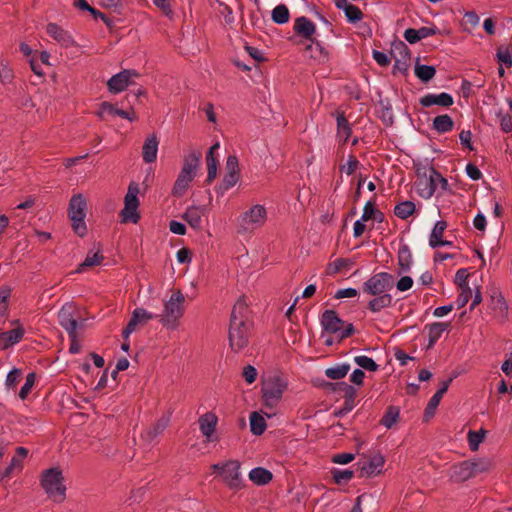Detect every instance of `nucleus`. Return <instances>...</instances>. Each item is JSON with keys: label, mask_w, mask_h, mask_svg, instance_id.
<instances>
[{"label": "nucleus", "mask_w": 512, "mask_h": 512, "mask_svg": "<svg viewBox=\"0 0 512 512\" xmlns=\"http://www.w3.org/2000/svg\"><path fill=\"white\" fill-rule=\"evenodd\" d=\"M247 304L244 299H239L233 306L230 327H229V344L233 351L239 352L243 350L249 340L250 323L247 320Z\"/></svg>", "instance_id": "1"}, {"label": "nucleus", "mask_w": 512, "mask_h": 512, "mask_svg": "<svg viewBox=\"0 0 512 512\" xmlns=\"http://www.w3.org/2000/svg\"><path fill=\"white\" fill-rule=\"evenodd\" d=\"M41 486L48 498L55 503H62L66 499V485L62 471L53 467L43 471Z\"/></svg>", "instance_id": "2"}, {"label": "nucleus", "mask_w": 512, "mask_h": 512, "mask_svg": "<svg viewBox=\"0 0 512 512\" xmlns=\"http://www.w3.org/2000/svg\"><path fill=\"white\" fill-rule=\"evenodd\" d=\"M200 158L201 153L196 151H192L184 158L182 169L172 188V194L174 196L181 197L186 193L190 183L196 176L200 164Z\"/></svg>", "instance_id": "3"}, {"label": "nucleus", "mask_w": 512, "mask_h": 512, "mask_svg": "<svg viewBox=\"0 0 512 512\" xmlns=\"http://www.w3.org/2000/svg\"><path fill=\"white\" fill-rule=\"evenodd\" d=\"M287 388L288 382L279 375H270L263 379L261 387L263 405L268 409L276 408Z\"/></svg>", "instance_id": "4"}, {"label": "nucleus", "mask_w": 512, "mask_h": 512, "mask_svg": "<svg viewBox=\"0 0 512 512\" xmlns=\"http://www.w3.org/2000/svg\"><path fill=\"white\" fill-rule=\"evenodd\" d=\"M185 297L181 291L174 292L170 298L164 303V309L158 314V320L163 327L169 330H175L178 326L179 319L184 313Z\"/></svg>", "instance_id": "5"}, {"label": "nucleus", "mask_w": 512, "mask_h": 512, "mask_svg": "<svg viewBox=\"0 0 512 512\" xmlns=\"http://www.w3.org/2000/svg\"><path fill=\"white\" fill-rule=\"evenodd\" d=\"M324 331L336 335L339 339L349 337L354 333L352 323H345L334 310H325L320 317Z\"/></svg>", "instance_id": "6"}, {"label": "nucleus", "mask_w": 512, "mask_h": 512, "mask_svg": "<svg viewBox=\"0 0 512 512\" xmlns=\"http://www.w3.org/2000/svg\"><path fill=\"white\" fill-rule=\"evenodd\" d=\"M139 193V184L131 182L124 197V207L120 212L121 222L136 224L140 220V213L138 211L140 205Z\"/></svg>", "instance_id": "7"}, {"label": "nucleus", "mask_w": 512, "mask_h": 512, "mask_svg": "<svg viewBox=\"0 0 512 512\" xmlns=\"http://www.w3.org/2000/svg\"><path fill=\"white\" fill-rule=\"evenodd\" d=\"M267 210L261 204H255L241 214L238 219L239 232H253L266 223Z\"/></svg>", "instance_id": "8"}, {"label": "nucleus", "mask_w": 512, "mask_h": 512, "mask_svg": "<svg viewBox=\"0 0 512 512\" xmlns=\"http://www.w3.org/2000/svg\"><path fill=\"white\" fill-rule=\"evenodd\" d=\"M86 216V199L82 194L74 195L69 203V217L72 222L73 230L80 237L87 233L85 224Z\"/></svg>", "instance_id": "9"}, {"label": "nucleus", "mask_w": 512, "mask_h": 512, "mask_svg": "<svg viewBox=\"0 0 512 512\" xmlns=\"http://www.w3.org/2000/svg\"><path fill=\"white\" fill-rule=\"evenodd\" d=\"M212 469L218 471L224 483L234 490L242 487V477L240 473V463L236 460H229L223 463L212 465Z\"/></svg>", "instance_id": "10"}, {"label": "nucleus", "mask_w": 512, "mask_h": 512, "mask_svg": "<svg viewBox=\"0 0 512 512\" xmlns=\"http://www.w3.org/2000/svg\"><path fill=\"white\" fill-rule=\"evenodd\" d=\"M394 277L388 272H379L369 277L362 285L368 295L386 294L393 288Z\"/></svg>", "instance_id": "11"}, {"label": "nucleus", "mask_w": 512, "mask_h": 512, "mask_svg": "<svg viewBox=\"0 0 512 512\" xmlns=\"http://www.w3.org/2000/svg\"><path fill=\"white\" fill-rule=\"evenodd\" d=\"M432 172H436V170L430 167L424 169L422 173H418L415 188L417 194L423 199H430L436 191V179Z\"/></svg>", "instance_id": "12"}, {"label": "nucleus", "mask_w": 512, "mask_h": 512, "mask_svg": "<svg viewBox=\"0 0 512 512\" xmlns=\"http://www.w3.org/2000/svg\"><path fill=\"white\" fill-rule=\"evenodd\" d=\"M74 307L71 303H65L58 312L60 326L68 333L71 341L77 340L78 322L73 316Z\"/></svg>", "instance_id": "13"}, {"label": "nucleus", "mask_w": 512, "mask_h": 512, "mask_svg": "<svg viewBox=\"0 0 512 512\" xmlns=\"http://www.w3.org/2000/svg\"><path fill=\"white\" fill-rule=\"evenodd\" d=\"M138 76V72L133 69H125L120 71L108 80V89L114 94L120 93L124 91L129 85H131L133 83V79Z\"/></svg>", "instance_id": "14"}, {"label": "nucleus", "mask_w": 512, "mask_h": 512, "mask_svg": "<svg viewBox=\"0 0 512 512\" xmlns=\"http://www.w3.org/2000/svg\"><path fill=\"white\" fill-rule=\"evenodd\" d=\"M158 318V314L151 313L144 308H136L131 315L127 326L123 329L122 336L128 339L136 330L137 325L144 324L149 320Z\"/></svg>", "instance_id": "15"}, {"label": "nucleus", "mask_w": 512, "mask_h": 512, "mask_svg": "<svg viewBox=\"0 0 512 512\" xmlns=\"http://www.w3.org/2000/svg\"><path fill=\"white\" fill-rule=\"evenodd\" d=\"M199 429L202 435L205 437L206 442L217 441L215 434L216 426L218 423V417L213 412H206L201 415L198 419Z\"/></svg>", "instance_id": "16"}, {"label": "nucleus", "mask_w": 512, "mask_h": 512, "mask_svg": "<svg viewBox=\"0 0 512 512\" xmlns=\"http://www.w3.org/2000/svg\"><path fill=\"white\" fill-rule=\"evenodd\" d=\"M11 325L15 326L12 330L0 331V340L2 342L0 349L2 350H6L9 347L16 345L24 337L25 331L20 320L15 319L11 321Z\"/></svg>", "instance_id": "17"}, {"label": "nucleus", "mask_w": 512, "mask_h": 512, "mask_svg": "<svg viewBox=\"0 0 512 512\" xmlns=\"http://www.w3.org/2000/svg\"><path fill=\"white\" fill-rule=\"evenodd\" d=\"M46 32L51 38H53L60 46L64 48H69L76 44L72 34L56 23L47 24Z\"/></svg>", "instance_id": "18"}, {"label": "nucleus", "mask_w": 512, "mask_h": 512, "mask_svg": "<svg viewBox=\"0 0 512 512\" xmlns=\"http://www.w3.org/2000/svg\"><path fill=\"white\" fill-rule=\"evenodd\" d=\"M206 208L201 205H192L188 207L183 214V219L196 231L202 229V218L206 215Z\"/></svg>", "instance_id": "19"}, {"label": "nucleus", "mask_w": 512, "mask_h": 512, "mask_svg": "<svg viewBox=\"0 0 512 512\" xmlns=\"http://www.w3.org/2000/svg\"><path fill=\"white\" fill-rule=\"evenodd\" d=\"M423 107H431L434 105L441 107H450L454 103L453 96L450 93L442 92L439 94L428 93L419 100Z\"/></svg>", "instance_id": "20"}, {"label": "nucleus", "mask_w": 512, "mask_h": 512, "mask_svg": "<svg viewBox=\"0 0 512 512\" xmlns=\"http://www.w3.org/2000/svg\"><path fill=\"white\" fill-rule=\"evenodd\" d=\"M159 139L156 134L149 135L142 146V158L146 164L154 163L157 160Z\"/></svg>", "instance_id": "21"}, {"label": "nucleus", "mask_w": 512, "mask_h": 512, "mask_svg": "<svg viewBox=\"0 0 512 512\" xmlns=\"http://www.w3.org/2000/svg\"><path fill=\"white\" fill-rule=\"evenodd\" d=\"M394 51H398L401 57L395 60L393 73H400L405 75L408 72L410 62V53L408 47L405 43L399 42L398 44L394 45Z\"/></svg>", "instance_id": "22"}, {"label": "nucleus", "mask_w": 512, "mask_h": 512, "mask_svg": "<svg viewBox=\"0 0 512 512\" xmlns=\"http://www.w3.org/2000/svg\"><path fill=\"white\" fill-rule=\"evenodd\" d=\"M439 33V30L436 26L431 27H421L419 29L408 28L404 32V39L410 44H415L418 41L425 39L427 37L436 35Z\"/></svg>", "instance_id": "23"}, {"label": "nucleus", "mask_w": 512, "mask_h": 512, "mask_svg": "<svg viewBox=\"0 0 512 512\" xmlns=\"http://www.w3.org/2000/svg\"><path fill=\"white\" fill-rule=\"evenodd\" d=\"M385 464V458L382 454L378 453L373 455L366 463L361 467V474L363 476H376L382 472Z\"/></svg>", "instance_id": "24"}, {"label": "nucleus", "mask_w": 512, "mask_h": 512, "mask_svg": "<svg viewBox=\"0 0 512 512\" xmlns=\"http://www.w3.org/2000/svg\"><path fill=\"white\" fill-rule=\"evenodd\" d=\"M473 466L469 460L455 464L451 468V478L456 482H464L474 477Z\"/></svg>", "instance_id": "25"}, {"label": "nucleus", "mask_w": 512, "mask_h": 512, "mask_svg": "<svg viewBox=\"0 0 512 512\" xmlns=\"http://www.w3.org/2000/svg\"><path fill=\"white\" fill-rule=\"evenodd\" d=\"M293 29L297 35L305 39H311L312 35L316 32L315 24L305 16L295 19Z\"/></svg>", "instance_id": "26"}, {"label": "nucleus", "mask_w": 512, "mask_h": 512, "mask_svg": "<svg viewBox=\"0 0 512 512\" xmlns=\"http://www.w3.org/2000/svg\"><path fill=\"white\" fill-rule=\"evenodd\" d=\"M452 378L444 381L441 385V387L435 392V394L430 398L427 407L425 409L426 416H433L435 413V410L437 409L443 395L447 392L451 382Z\"/></svg>", "instance_id": "27"}, {"label": "nucleus", "mask_w": 512, "mask_h": 512, "mask_svg": "<svg viewBox=\"0 0 512 512\" xmlns=\"http://www.w3.org/2000/svg\"><path fill=\"white\" fill-rule=\"evenodd\" d=\"M449 324L443 322H434L425 327L428 335V346L432 348L435 343L441 338L442 334L447 331Z\"/></svg>", "instance_id": "28"}, {"label": "nucleus", "mask_w": 512, "mask_h": 512, "mask_svg": "<svg viewBox=\"0 0 512 512\" xmlns=\"http://www.w3.org/2000/svg\"><path fill=\"white\" fill-rule=\"evenodd\" d=\"M374 298L368 302L367 308L372 313L380 312L381 310L388 308L393 303V297L390 293L373 295Z\"/></svg>", "instance_id": "29"}, {"label": "nucleus", "mask_w": 512, "mask_h": 512, "mask_svg": "<svg viewBox=\"0 0 512 512\" xmlns=\"http://www.w3.org/2000/svg\"><path fill=\"white\" fill-rule=\"evenodd\" d=\"M337 138L339 142L346 143L351 136L352 128L343 112H337Z\"/></svg>", "instance_id": "30"}, {"label": "nucleus", "mask_w": 512, "mask_h": 512, "mask_svg": "<svg viewBox=\"0 0 512 512\" xmlns=\"http://www.w3.org/2000/svg\"><path fill=\"white\" fill-rule=\"evenodd\" d=\"M413 264L412 253L408 245L404 244L398 250L399 274L408 272Z\"/></svg>", "instance_id": "31"}, {"label": "nucleus", "mask_w": 512, "mask_h": 512, "mask_svg": "<svg viewBox=\"0 0 512 512\" xmlns=\"http://www.w3.org/2000/svg\"><path fill=\"white\" fill-rule=\"evenodd\" d=\"M249 479L254 484L261 486L269 483L272 480V473L263 467H255L249 472Z\"/></svg>", "instance_id": "32"}, {"label": "nucleus", "mask_w": 512, "mask_h": 512, "mask_svg": "<svg viewBox=\"0 0 512 512\" xmlns=\"http://www.w3.org/2000/svg\"><path fill=\"white\" fill-rule=\"evenodd\" d=\"M11 293V287H0V324H4L9 315V299L11 297Z\"/></svg>", "instance_id": "33"}, {"label": "nucleus", "mask_w": 512, "mask_h": 512, "mask_svg": "<svg viewBox=\"0 0 512 512\" xmlns=\"http://www.w3.org/2000/svg\"><path fill=\"white\" fill-rule=\"evenodd\" d=\"M433 129L438 133H447L454 127V121L448 114L438 115L433 119Z\"/></svg>", "instance_id": "34"}, {"label": "nucleus", "mask_w": 512, "mask_h": 512, "mask_svg": "<svg viewBox=\"0 0 512 512\" xmlns=\"http://www.w3.org/2000/svg\"><path fill=\"white\" fill-rule=\"evenodd\" d=\"M506 102L509 106V111L503 112L500 110L496 113V116L499 119L501 130L504 133H510L512 132V99L507 98Z\"/></svg>", "instance_id": "35"}, {"label": "nucleus", "mask_w": 512, "mask_h": 512, "mask_svg": "<svg viewBox=\"0 0 512 512\" xmlns=\"http://www.w3.org/2000/svg\"><path fill=\"white\" fill-rule=\"evenodd\" d=\"M104 257L100 250L93 252L90 251L85 257L84 261L78 266L76 272L81 273L85 268L99 265L103 261Z\"/></svg>", "instance_id": "36"}, {"label": "nucleus", "mask_w": 512, "mask_h": 512, "mask_svg": "<svg viewBox=\"0 0 512 512\" xmlns=\"http://www.w3.org/2000/svg\"><path fill=\"white\" fill-rule=\"evenodd\" d=\"M350 371V365L348 363L337 364L333 367H329L325 370V375L332 380H340L344 378Z\"/></svg>", "instance_id": "37"}, {"label": "nucleus", "mask_w": 512, "mask_h": 512, "mask_svg": "<svg viewBox=\"0 0 512 512\" xmlns=\"http://www.w3.org/2000/svg\"><path fill=\"white\" fill-rule=\"evenodd\" d=\"M250 430L254 435H261L266 429L265 418L258 412H253L250 415Z\"/></svg>", "instance_id": "38"}, {"label": "nucleus", "mask_w": 512, "mask_h": 512, "mask_svg": "<svg viewBox=\"0 0 512 512\" xmlns=\"http://www.w3.org/2000/svg\"><path fill=\"white\" fill-rule=\"evenodd\" d=\"M239 181V174L234 172H227L219 184L216 187V192L220 195H223L226 191L234 187Z\"/></svg>", "instance_id": "39"}, {"label": "nucleus", "mask_w": 512, "mask_h": 512, "mask_svg": "<svg viewBox=\"0 0 512 512\" xmlns=\"http://www.w3.org/2000/svg\"><path fill=\"white\" fill-rule=\"evenodd\" d=\"M447 228V223L444 220H438L429 236V245L431 248H437V242L442 239L443 233Z\"/></svg>", "instance_id": "40"}, {"label": "nucleus", "mask_w": 512, "mask_h": 512, "mask_svg": "<svg viewBox=\"0 0 512 512\" xmlns=\"http://www.w3.org/2000/svg\"><path fill=\"white\" fill-rule=\"evenodd\" d=\"M414 73L420 81L426 83L435 76L436 69L432 65L417 64Z\"/></svg>", "instance_id": "41"}, {"label": "nucleus", "mask_w": 512, "mask_h": 512, "mask_svg": "<svg viewBox=\"0 0 512 512\" xmlns=\"http://www.w3.org/2000/svg\"><path fill=\"white\" fill-rule=\"evenodd\" d=\"M400 415V410L398 407L390 406L384 413L380 423L385 428L390 429L392 428L398 421Z\"/></svg>", "instance_id": "42"}, {"label": "nucleus", "mask_w": 512, "mask_h": 512, "mask_svg": "<svg viewBox=\"0 0 512 512\" xmlns=\"http://www.w3.org/2000/svg\"><path fill=\"white\" fill-rule=\"evenodd\" d=\"M415 211V204L406 200L398 203L394 208V214L400 219H407Z\"/></svg>", "instance_id": "43"}, {"label": "nucleus", "mask_w": 512, "mask_h": 512, "mask_svg": "<svg viewBox=\"0 0 512 512\" xmlns=\"http://www.w3.org/2000/svg\"><path fill=\"white\" fill-rule=\"evenodd\" d=\"M306 51L309 53V56L311 58H314L318 61H324L327 59L328 53L327 51L321 46L319 42L312 41L307 47Z\"/></svg>", "instance_id": "44"}, {"label": "nucleus", "mask_w": 512, "mask_h": 512, "mask_svg": "<svg viewBox=\"0 0 512 512\" xmlns=\"http://www.w3.org/2000/svg\"><path fill=\"white\" fill-rule=\"evenodd\" d=\"M271 17L276 24L281 25L287 23L289 21V10L287 6L284 4L277 5L272 10Z\"/></svg>", "instance_id": "45"}, {"label": "nucleus", "mask_w": 512, "mask_h": 512, "mask_svg": "<svg viewBox=\"0 0 512 512\" xmlns=\"http://www.w3.org/2000/svg\"><path fill=\"white\" fill-rule=\"evenodd\" d=\"M352 261L345 258H338L327 264L326 273L327 275H334L340 272L342 269L349 267Z\"/></svg>", "instance_id": "46"}, {"label": "nucleus", "mask_w": 512, "mask_h": 512, "mask_svg": "<svg viewBox=\"0 0 512 512\" xmlns=\"http://www.w3.org/2000/svg\"><path fill=\"white\" fill-rule=\"evenodd\" d=\"M469 461L473 466L472 471L474 476L480 473L487 472L492 467V461L488 458H476Z\"/></svg>", "instance_id": "47"}, {"label": "nucleus", "mask_w": 512, "mask_h": 512, "mask_svg": "<svg viewBox=\"0 0 512 512\" xmlns=\"http://www.w3.org/2000/svg\"><path fill=\"white\" fill-rule=\"evenodd\" d=\"M354 362L361 368L367 371H377L379 365L371 358L366 355H359L354 357Z\"/></svg>", "instance_id": "48"}, {"label": "nucleus", "mask_w": 512, "mask_h": 512, "mask_svg": "<svg viewBox=\"0 0 512 512\" xmlns=\"http://www.w3.org/2000/svg\"><path fill=\"white\" fill-rule=\"evenodd\" d=\"M105 114L115 115L119 117H126V111L122 109H118L113 104L109 102H103L100 105V109L98 112L99 117H103Z\"/></svg>", "instance_id": "49"}, {"label": "nucleus", "mask_w": 512, "mask_h": 512, "mask_svg": "<svg viewBox=\"0 0 512 512\" xmlns=\"http://www.w3.org/2000/svg\"><path fill=\"white\" fill-rule=\"evenodd\" d=\"M485 431H472L468 432V444L471 451H477L480 443L484 440Z\"/></svg>", "instance_id": "50"}, {"label": "nucleus", "mask_w": 512, "mask_h": 512, "mask_svg": "<svg viewBox=\"0 0 512 512\" xmlns=\"http://www.w3.org/2000/svg\"><path fill=\"white\" fill-rule=\"evenodd\" d=\"M333 389L335 391H339V392L343 393V397L347 401L353 400L356 396V389L353 386L347 384L346 382H339V383L334 384Z\"/></svg>", "instance_id": "51"}, {"label": "nucleus", "mask_w": 512, "mask_h": 512, "mask_svg": "<svg viewBox=\"0 0 512 512\" xmlns=\"http://www.w3.org/2000/svg\"><path fill=\"white\" fill-rule=\"evenodd\" d=\"M14 78L13 70L5 60H0V80L3 84H10Z\"/></svg>", "instance_id": "52"}, {"label": "nucleus", "mask_w": 512, "mask_h": 512, "mask_svg": "<svg viewBox=\"0 0 512 512\" xmlns=\"http://www.w3.org/2000/svg\"><path fill=\"white\" fill-rule=\"evenodd\" d=\"M497 60L507 68L512 66V52L508 47H500L496 53Z\"/></svg>", "instance_id": "53"}, {"label": "nucleus", "mask_w": 512, "mask_h": 512, "mask_svg": "<svg viewBox=\"0 0 512 512\" xmlns=\"http://www.w3.org/2000/svg\"><path fill=\"white\" fill-rule=\"evenodd\" d=\"M343 12L350 23H356L360 21L363 16L361 10L353 4H350Z\"/></svg>", "instance_id": "54"}, {"label": "nucleus", "mask_w": 512, "mask_h": 512, "mask_svg": "<svg viewBox=\"0 0 512 512\" xmlns=\"http://www.w3.org/2000/svg\"><path fill=\"white\" fill-rule=\"evenodd\" d=\"M145 493H146L145 487H139V488L133 489L131 491L129 497L126 499L125 503L128 506H132L134 504L140 503L143 500Z\"/></svg>", "instance_id": "55"}, {"label": "nucleus", "mask_w": 512, "mask_h": 512, "mask_svg": "<svg viewBox=\"0 0 512 512\" xmlns=\"http://www.w3.org/2000/svg\"><path fill=\"white\" fill-rule=\"evenodd\" d=\"M207 163V179L208 183H211L217 176V164L218 161L214 156L206 157Z\"/></svg>", "instance_id": "56"}, {"label": "nucleus", "mask_w": 512, "mask_h": 512, "mask_svg": "<svg viewBox=\"0 0 512 512\" xmlns=\"http://www.w3.org/2000/svg\"><path fill=\"white\" fill-rule=\"evenodd\" d=\"M35 383V373H29L26 376L25 383L20 389L19 397L20 399L24 400L27 398L28 394L30 393L32 387Z\"/></svg>", "instance_id": "57"}, {"label": "nucleus", "mask_w": 512, "mask_h": 512, "mask_svg": "<svg viewBox=\"0 0 512 512\" xmlns=\"http://www.w3.org/2000/svg\"><path fill=\"white\" fill-rule=\"evenodd\" d=\"M333 477L336 483H345L352 479L353 471L349 469L335 470L333 472Z\"/></svg>", "instance_id": "58"}, {"label": "nucleus", "mask_w": 512, "mask_h": 512, "mask_svg": "<svg viewBox=\"0 0 512 512\" xmlns=\"http://www.w3.org/2000/svg\"><path fill=\"white\" fill-rule=\"evenodd\" d=\"M75 6L81 10L90 12L94 16V18L99 17V18L105 20V15L103 13L97 11L93 7H91L86 0H77L75 2Z\"/></svg>", "instance_id": "59"}, {"label": "nucleus", "mask_w": 512, "mask_h": 512, "mask_svg": "<svg viewBox=\"0 0 512 512\" xmlns=\"http://www.w3.org/2000/svg\"><path fill=\"white\" fill-rule=\"evenodd\" d=\"M359 165V161L353 155H350L347 159V162L342 165L341 171L346 173L347 175H352L355 173Z\"/></svg>", "instance_id": "60"}, {"label": "nucleus", "mask_w": 512, "mask_h": 512, "mask_svg": "<svg viewBox=\"0 0 512 512\" xmlns=\"http://www.w3.org/2000/svg\"><path fill=\"white\" fill-rule=\"evenodd\" d=\"M21 376V370L18 368H13L10 370L6 376L5 385L7 388H14L19 378Z\"/></svg>", "instance_id": "61"}, {"label": "nucleus", "mask_w": 512, "mask_h": 512, "mask_svg": "<svg viewBox=\"0 0 512 512\" xmlns=\"http://www.w3.org/2000/svg\"><path fill=\"white\" fill-rule=\"evenodd\" d=\"M470 296H471V289L469 288L468 285H465V287H463L461 289V292L456 299L457 307L458 308L464 307L468 303Z\"/></svg>", "instance_id": "62"}, {"label": "nucleus", "mask_w": 512, "mask_h": 512, "mask_svg": "<svg viewBox=\"0 0 512 512\" xmlns=\"http://www.w3.org/2000/svg\"><path fill=\"white\" fill-rule=\"evenodd\" d=\"M508 303L502 294H499L495 299V309L503 316L508 315Z\"/></svg>", "instance_id": "63"}, {"label": "nucleus", "mask_w": 512, "mask_h": 512, "mask_svg": "<svg viewBox=\"0 0 512 512\" xmlns=\"http://www.w3.org/2000/svg\"><path fill=\"white\" fill-rule=\"evenodd\" d=\"M413 279L410 276H402L397 282H396V289L399 292H405L412 288L413 286Z\"/></svg>", "instance_id": "64"}]
</instances>
